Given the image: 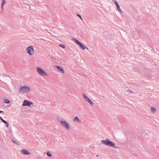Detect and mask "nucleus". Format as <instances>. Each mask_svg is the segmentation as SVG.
Listing matches in <instances>:
<instances>
[{"label":"nucleus","instance_id":"f257e3e1","mask_svg":"<svg viewBox=\"0 0 159 159\" xmlns=\"http://www.w3.org/2000/svg\"><path fill=\"white\" fill-rule=\"evenodd\" d=\"M101 142L104 145L109 147H112L113 148H118L116 146L115 144L112 141L109 140L108 138L106 139L105 140H102Z\"/></svg>","mask_w":159,"mask_h":159},{"label":"nucleus","instance_id":"f03ea898","mask_svg":"<svg viewBox=\"0 0 159 159\" xmlns=\"http://www.w3.org/2000/svg\"><path fill=\"white\" fill-rule=\"evenodd\" d=\"M31 90L30 88L28 86H21L20 88L19 92L20 93H29Z\"/></svg>","mask_w":159,"mask_h":159},{"label":"nucleus","instance_id":"7ed1b4c3","mask_svg":"<svg viewBox=\"0 0 159 159\" xmlns=\"http://www.w3.org/2000/svg\"><path fill=\"white\" fill-rule=\"evenodd\" d=\"M73 41H74L75 43H76L78 45L82 50H84L85 48L88 50V48L84 45H83L80 41L75 38H72V39Z\"/></svg>","mask_w":159,"mask_h":159},{"label":"nucleus","instance_id":"20e7f679","mask_svg":"<svg viewBox=\"0 0 159 159\" xmlns=\"http://www.w3.org/2000/svg\"><path fill=\"white\" fill-rule=\"evenodd\" d=\"M26 52L30 55H33L34 54V50L33 47L32 46H29L26 49Z\"/></svg>","mask_w":159,"mask_h":159},{"label":"nucleus","instance_id":"39448f33","mask_svg":"<svg viewBox=\"0 0 159 159\" xmlns=\"http://www.w3.org/2000/svg\"><path fill=\"white\" fill-rule=\"evenodd\" d=\"M83 96L84 99L87 101L91 105H93V104H94V103L90 99V98L85 94L83 93Z\"/></svg>","mask_w":159,"mask_h":159},{"label":"nucleus","instance_id":"423d86ee","mask_svg":"<svg viewBox=\"0 0 159 159\" xmlns=\"http://www.w3.org/2000/svg\"><path fill=\"white\" fill-rule=\"evenodd\" d=\"M61 124L67 130L69 129V125L67 122L64 120H61Z\"/></svg>","mask_w":159,"mask_h":159},{"label":"nucleus","instance_id":"0eeeda50","mask_svg":"<svg viewBox=\"0 0 159 159\" xmlns=\"http://www.w3.org/2000/svg\"><path fill=\"white\" fill-rule=\"evenodd\" d=\"M112 2L116 4L118 11L121 13H122L123 11L121 10V9L120 8V6L116 1V0H112Z\"/></svg>","mask_w":159,"mask_h":159},{"label":"nucleus","instance_id":"6e6552de","mask_svg":"<svg viewBox=\"0 0 159 159\" xmlns=\"http://www.w3.org/2000/svg\"><path fill=\"white\" fill-rule=\"evenodd\" d=\"M33 102H30L26 100H25L24 101V103L23 104V106H30V105H32Z\"/></svg>","mask_w":159,"mask_h":159},{"label":"nucleus","instance_id":"1a4fd4ad","mask_svg":"<svg viewBox=\"0 0 159 159\" xmlns=\"http://www.w3.org/2000/svg\"><path fill=\"white\" fill-rule=\"evenodd\" d=\"M21 152V153L23 155H29L31 154V153L29 152L28 151L25 149H22Z\"/></svg>","mask_w":159,"mask_h":159},{"label":"nucleus","instance_id":"9d476101","mask_svg":"<svg viewBox=\"0 0 159 159\" xmlns=\"http://www.w3.org/2000/svg\"><path fill=\"white\" fill-rule=\"evenodd\" d=\"M47 74L43 69L40 68V75L43 76H45Z\"/></svg>","mask_w":159,"mask_h":159},{"label":"nucleus","instance_id":"9b49d317","mask_svg":"<svg viewBox=\"0 0 159 159\" xmlns=\"http://www.w3.org/2000/svg\"><path fill=\"white\" fill-rule=\"evenodd\" d=\"M56 67L62 73H64V72L62 68L59 66H56Z\"/></svg>","mask_w":159,"mask_h":159},{"label":"nucleus","instance_id":"f8f14e48","mask_svg":"<svg viewBox=\"0 0 159 159\" xmlns=\"http://www.w3.org/2000/svg\"><path fill=\"white\" fill-rule=\"evenodd\" d=\"M2 2L1 4V8L2 9L3 8L4 4L6 3V2L4 0H2Z\"/></svg>","mask_w":159,"mask_h":159},{"label":"nucleus","instance_id":"ddd939ff","mask_svg":"<svg viewBox=\"0 0 159 159\" xmlns=\"http://www.w3.org/2000/svg\"><path fill=\"white\" fill-rule=\"evenodd\" d=\"M74 120L78 122H80V120L77 116L75 117L74 119Z\"/></svg>","mask_w":159,"mask_h":159},{"label":"nucleus","instance_id":"4468645a","mask_svg":"<svg viewBox=\"0 0 159 159\" xmlns=\"http://www.w3.org/2000/svg\"><path fill=\"white\" fill-rule=\"evenodd\" d=\"M2 122L3 123H4L5 124H6V126L7 127H8V124L6 121L3 120H2Z\"/></svg>","mask_w":159,"mask_h":159},{"label":"nucleus","instance_id":"2eb2a0df","mask_svg":"<svg viewBox=\"0 0 159 159\" xmlns=\"http://www.w3.org/2000/svg\"><path fill=\"white\" fill-rule=\"evenodd\" d=\"M2 122L3 123H4L5 124H6V126L7 127H8V124L6 121L3 120H2Z\"/></svg>","mask_w":159,"mask_h":159},{"label":"nucleus","instance_id":"dca6fc26","mask_svg":"<svg viewBox=\"0 0 159 159\" xmlns=\"http://www.w3.org/2000/svg\"><path fill=\"white\" fill-rule=\"evenodd\" d=\"M156 109L155 108H154V107H152L151 108V111L152 112H154L156 111Z\"/></svg>","mask_w":159,"mask_h":159},{"label":"nucleus","instance_id":"f3484780","mask_svg":"<svg viewBox=\"0 0 159 159\" xmlns=\"http://www.w3.org/2000/svg\"><path fill=\"white\" fill-rule=\"evenodd\" d=\"M4 102L6 103H9L10 102V101L8 99H5L4 100Z\"/></svg>","mask_w":159,"mask_h":159},{"label":"nucleus","instance_id":"a211bd4d","mask_svg":"<svg viewBox=\"0 0 159 159\" xmlns=\"http://www.w3.org/2000/svg\"><path fill=\"white\" fill-rule=\"evenodd\" d=\"M47 156L48 157H51L52 156V154L49 152H48L47 153Z\"/></svg>","mask_w":159,"mask_h":159},{"label":"nucleus","instance_id":"6ab92c4d","mask_svg":"<svg viewBox=\"0 0 159 159\" xmlns=\"http://www.w3.org/2000/svg\"><path fill=\"white\" fill-rule=\"evenodd\" d=\"M59 46L61 47V48H65V45H62V44H60V45H59Z\"/></svg>","mask_w":159,"mask_h":159},{"label":"nucleus","instance_id":"aec40b11","mask_svg":"<svg viewBox=\"0 0 159 159\" xmlns=\"http://www.w3.org/2000/svg\"><path fill=\"white\" fill-rule=\"evenodd\" d=\"M37 69L38 72L40 74V68L39 67H37Z\"/></svg>","mask_w":159,"mask_h":159},{"label":"nucleus","instance_id":"412c9836","mask_svg":"<svg viewBox=\"0 0 159 159\" xmlns=\"http://www.w3.org/2000/svg\"><path fill=\"white\" fill-rule=\"evenodd\" d=\"M77 15L79 17L81 20H82V18L81 16L78 14H77Z\"/></svg>","mask_w":159,"mask_h":159},{"label":"nucleus","instance_id":"4be33fe9","mask_svg":"<svg viewBox=\"0 0 159 159\" xmlns=\"http://www.w3.org/2000/svg\"><path fill=\"white\" fill-rule=\"evenodd\" d=\"M128 92H130V93H131L133 92H132V91H131V90H128Z\"/></svg>","mask_w":159,"mask_h":159},{"label":"nucleus","instance_id":"5701e85b","mask_svg":"<svg viewBox=\"0 0 159 159\" xmlns=\"http://www.w3.org/2000/svg\"><path fill=\"white\" fill-rule=\"evenodd\" d=\"M0 120H1L2 121V120H3L2 119V118L1 117H0Z\"/></svg>","mask_w":159,"mask_h":159},{"label":"nucleus","instance_id":"b1692460","mask_svg":"<svg viewBox=\"0 0 159 159\" xmlns=\"http://www.w3.org/2000/svg\"><path fill=\"white\" fill-rule=\"evenodd\" d=\"M4 112L3 111H0V113H3Z\"/></svg>","mask_w":159,"mask_h":159}]
</instances>
